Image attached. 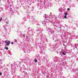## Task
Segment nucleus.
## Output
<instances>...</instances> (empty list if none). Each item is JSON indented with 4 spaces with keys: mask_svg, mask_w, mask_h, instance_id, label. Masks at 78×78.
Returning a JSON list of instances; mask_svg holds the SVG:
<instances>
[{
    "mask_svg": "<svg viewBox=\"0 0 78 78\" xmlns=\"http://www.w3.org/2000/svg\"><path fill=\"white\" fill-rule=\"evenodd\" d=\"M5 43L7 44V46H9V44H10V41H5Z\"/></svg>",
    "mask_w": 78,
    "mask_h": 78,
    "instance_id": "f257e3e1",
    "label": "nucleus"
},
{
    "mask_svg": "<svg viewBox=\"0 0 78 78\" xmlns=\"http://www.w3.org/2000/svg\"><path fill=\"white\" fill-rule=\"evenodd\" d=\"M62 55H66V54L64 52H63L62 53Z\"/></svg>",
    "mask_w": 78,
    "mask_h": 78,
    "instance_id": "f03ea898",
    "label": "nucleus"
},
{
    "mask_svg": "<svg viewBox=\"0 0 78 78\" xmlns=\"http://www.w3.org/2000/svg\"><path fill=\"white\" fill-rule=\"evenodd\" d=\"M5 49H6V50H8V48L7 47V48H5Z\"/></svg>",
    "mask_w": 78,
    "mask_h": 78,
    "instance_id": "7ed1b4c3",
    "label": "nucleus"
},
{
    "mask_svg": "<svg viewBox=\"0 0 78 78\" xmlns=\"http://www.w3.org/2000/svg\"><path fill=\"white\" fill-rule=\"evenodd\" d=\"M64 17L65 19H66L67 18V16H66V15H65Z\"/></svg>",
    "mask_w": 78,
    "mask_h": 78,
    "instance_id": "20e7f679",
    "label": "nucleus"
},
{
    "mask_svg": "<svg viewBox=\"0 0 78 78\" xmlns=\"http://www.w3.org/2000/svg\"><path fill=\"white\" fill-rule=\"evenodd\" d=\"M15 42H16L17 43V40L15 39Z\"/></svg>",
    "mask_w": 78,
    "mask_h": 78,
    "instance_id": "39448f33",
    "label": "nucleus"
},
{
    "mask_svg": "<svg viewBox=\"0 0 78 78\" xmlns=\"http://www.w3.org/2000/svg\"><path fill=\"white\" fill-rule=\"evenodd\" d=\"M64 14H65V15H66V16H67V12H66V13H64Z\"/></svg>",
    "mask_w": 78,
    "mask_h": 78,
    "instance_id": "423d86ee",
    "label": "nucleus"
},
{
    "mask_svg": "<svg viewBox=\"0 0 78 78\" xmlns=\"http://www.w3.org/2000/svg\"><path fill=\"white\" fill-rule=\"evenodd\" d=\"M34 61H35V62H37V60L36 59H35L34 60Z\"/></svg>",
    "mask_w": 78,
    "mask_h": 78,
    "instance_id": "0eeeda50",
    "label": "nucleus"
},
{
    "mask_svg": "<svg viewBox=\"0 0 78 78\" xmlns=\"http://www.w3.org/2000/svg\"><path fill=\"white\" fill-rule=\"evenodd\" d=\"M2 18L1 17L0 19V22L2 21Z\"/></svg>",
    "mask_w": 78,
    "mask_h": 78,
    "instance_id": "6e6552de",
    "label": "nucleus"
},
{
    "mask_svg": "<svg viewBox=\"0 0 78 78\" xmlns=\"http://www.w3.org/2000/svg\"><path fill=\"white\" fill-rule=\"evenodd\" d=\"M69 10H70V8H68L67 11H69Z\"/></svg>",
    "mask_w": 78,
    "mask_h": 78,
    "instance_id": "1a4fd4ad",
    "label": "nucleus"
},
{
    "mask_svg": "<svg viewBox=\"0 0 78 78\" xmlns=\"http://www.w3.org/2000/svg\"><path fill=\"white\" fill-rule=\"evenodd\" d=\"M11 44H14V43H13V42H12L11 43Z\"/></svg>",
    "mask_w": 78,
    "mask_h": 78,
    "instance_id": "9d476101",
    "label": "nucleus"
},
{
    "mask_svg": "<svg viewBox=\"0 0 78 78\" xmlns=\"http://www.w3.org/2000/svg\"><path fill=\"white\" fill-rule=\"evenodd\" d=\"M2 75V73H0V75Z\"/></svg>",
    "mask_w": 78,
    "mask_h": 78,
    "instance_id": "9b49d317",
    "label": "nucleus"
},
{
    "mask_svg": "<svg viewBox=\"0 0 78 78\" xmlns=\"http://www.w3.org/2000/svg\"><path fill=\"white\" fill-rule=\"evenodd\" d=\"M23 37H25V35H23Z\"/></svg>",
    "mask_w": 78,
    "mask_h": 78,
    "instance_id": "f8f14e48",
    "label": "nucleus"
},
{
    "mask_svg": "<svg viewBox=\"0 0 78 78\" xmlns=\"http://www.w3.org/2000/svg\"><path fill=\"white\" fill-rule=\"evenodd\" d=\"M6 24H8V22H6Z\"/></svg>",
    "mask_w": 78,
    "mask_h": 78,
    "instance_id": "ddd939ff",
    "label": "nucleus"
},
{
    "mask_svg": "<svg viewBox=\"0 0 78 78\" xmlns=\"http://www.w3.org/2000/svg\"><path fill=\"white\" fill-rule=\"evenodd\" d=\"M45 18L46 19V18H47V17H45Z\"/></svg>",
    "mask_w": 78,
    "mask_h": 78,
    "instance_id": "4468645a",
    "label": "nucleus"
}]
</instances>
